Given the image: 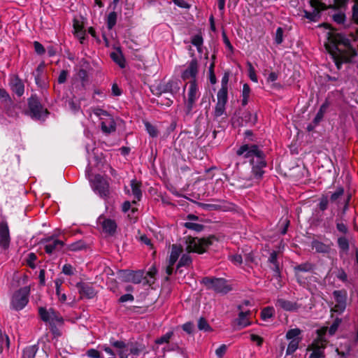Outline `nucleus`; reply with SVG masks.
<instances>
[{
	"mask_svg": "<svg viewBox=\"0 0 358 358\" xmlns=\"http://www.w3.org/2000/svg\"><path fill=\"white\" fill-rule=\"evenodd\" d=\"M322 26L329 30L327 34L328 43L326 48L333 56L341 61L349 62L357 55L356 50L351 46L350 40L345 36L334 31L328 24H322Z\"/></svg>",
	"mask_w": 358,
	"mask_h": 358,
	"instance_id": "nucleus-1",
	"label": "nucleus"
},
{
	"mask_svg": "<svg viewBox=\"0 0 358 358\" xmlns=\"http://www.w3.org/2000/svg\"><path fill=\"white\" fill-rule=\"evenodd\" d=\"M237 156L249 160L252 166V173L257 180L262 178L266 166L265 155L259 147L255 144H243L236 152Z\"/></svg>",
	"mask_w": 358,
	"mask_h": 358,
	"instance_id": "nucleus-2",
	"label": "nucleus"
},
{
	"mask_svg": "<svg viewBox=\"0 0 358 358\" xmlns=\"http://www.w3.org/2000/svg\"><path fill=\"white\" fill-rule=\"evenodd\" d=\"M215 240V236H211L208 238H192L185 237L183 245L173 244L171 246V255L169 262L171 265H174L178 259L181 252L185 250L187 253L196 252L202 254L206 251V249L213 244Z\"/></svg>",
	"mask_w": 358,
	"mask_h": 358,
	"instance_id": "nucleus-3",
	"label": "nucleus"
},
{
	"mask_svg": "<svg viewBox=\"0 0 358 358\" xmlns=\"http://www.w3.org/2000/svg\"><path fill=\"white\" fill-rule=\"evenodd\" d=\"M86 176L88 178L93 191L101 198L107 200L110 196V184L102 176L96 174L91 176L89 170H86Z\"/></svg>",
	"mask_w": 358,
	"mask_h": 358,
	"instance_id": "nucleus-4",
	"label": "nucleus"
},
{
	"mask_svg": "<svg viewBox=\"0 0 358 358\" xmlns=\"http://www.w3.org/2000/svg\"><path fill=\"white\" fill-rule=\"evenodd\" d=\"M30 287L25 286L15 291L10 299V308L16 311L22 310L29 302Z\"/></svg>",
	"mask_w": 358,
	"mask_h": 358,
	"instance_id": "nucleus-5",
	"label": "nucleus"
},
{
	"mask_svg": "<svg viewBox=\"0 0 358 358\" xmlns=\"http://www.w3.org/2000/svg\"><path fill=\"white\" fill-rule=\"evenodd\" d=\"M201 282L207 289H213L217 293L227 294L231 289L224 278L205 277L202 279Z\"/></svg>",
	"mask_w": 358,
	"mask_h": 358,
	"instance_id": "nucleus-6",
	"label": "nucleus"
},
{
	"mask_svg": "<svg viewBox=\"0 0 358 358\" xmlns=\"http://www.w3.org/2000/svg\"><path fill=\"white\" fill-rule=\"evenodd\" d=\"M320 331H319L318 332V337L313 340L312 343L308 346L307 350L311 352L309 358L324 357V350L327 341L323 337Z\"/></svg>",
	"mask_w": 358,
	"mask_h": 358,
	"instance_id": "nucleus-7",
	"label": "nucleus"
},
{
	"mask_svg": "<svg viewBox=\"0 0 358 358\" xmlns=\"http://www.w3.org/2000/svg\"><path fill=\"white\" fill-rule=\"evenodd\" d=\"M199 96L200 92L196 80H192L189 83L187 98L184 96L187 113H189L192 110Z\"/></svg>",
	"mask_w": 358,
	"mask_h": 358,
	"instance_id": "nucleus-8",
	"label": "nucleus"
},
{
	"mask_svg": "<svg viewBox=\"0 0 358 358\" xmlns=\"http://www.w3.org/2000/svg\"><path fill=\"white\" fill-rule=\"evenodd\" d=\"M41 243L44 245L45 252L50 255L59 252L65 246L64 241L59 240L56 234L43 238Z\"/></svg>",
	"mask_w": 358,
	"mask_h": 358,
	"instance_id": "nucleus-9",
	"label": "nucleus"
},
{
	"mask_svg": "<svg viewBox=\"0 0 358 358\" xmlns=\"http://www.w3.org/2000/svg\"><path fill=\"white\" fill-rule=\"evenodd\" d=\"M38 314L43 322H48L50 325L60 324L63 323L62 317L57 311L52 308L47 309L44 307H40L38 308Z\"/></svg>",
	"mask_w": 358,
	"mask_h": 358,
	"instance_id": "nucleus-10",
	"label": "nucleus"
},
{
	"mask_svg": "<svg viewBox=\"0 0 358 358\" xmlns=\"http://www.w3.org/2000/svg\"><path fill=\"white\" fill-rule=\"evenodd\" d=\"M301 330L299 328L289 329L286 334V338L289 341L288 344L286 355L293 354L299 348V343L301 341L300 335Z\"/></svg>",
	"mask_w": 358,
	"mask_h": 358,
	"instance_id": "nucleus-11",
	"label": "nucleus"
},
{
	"mask_svg": "<svg viewBox=\"0 0 358 358\" xmlns=\"http://www.w3.org/2000/svg\"><path fill=\"white\" fill-rule=\"evenodd\" d=\"M28 104L30 115L32 118L40 120L47 115V110L43 109L37 97L32 96L29 98Z\"/></svg>",
	"mask_w": 358,
	"mask_h": 358,
	"instance_id": "nucleus-12",
	"label": "nucleus"
},
{
	"mask_svg": "<svg viewBox=\"0 0 358 358\" xmlns=\"http://www.w3.org/2000/svg\"><path fill=\"white\" fill-rule=\"evenodd\" d=\"M347 296V292L344 289L335 290L333 292V296L336 303L332 308L333 311L341 314L345 310Z\"/></svg>",
	"mask_w": 358,
	"mask_h": 358,
	"instance_id": "nucleus-13",
	"label": "nucleus"
},
{
	"mask_svg": "<svg viewBox=\"0 0 358 358\" xmlns=\"http://www.w3.org/2000/svg\"><path fill=\"white\" fill-rule=\"evenodd\" d=\"M333 245L334 243L330 240L324 243L315 239L311 242L312 248L315 250L316 252L321 254H329L332 250Z\"/></svg>",
	"mask_w": 358,
	"mask_h": 358,
	"instance_id": "nucleus-14",
	"label": "nucleus"
},
{
	"mask_svg": "<svg viewBox=\"0 0 358 358\" xmlns=\"http://www.w3.org/2000/svg\"><path fill=\"white\" fill-rule=\"evenodd\" d=\"M198 73V62L196 59L190 61L188 66L184 70L181 74V77L184 80L192 78L196 80Z\"/></svg>",
	"mask_w": 358,
	"mask_h": 358,
	"instance_id": "nucleus-15",
	"label": "nucleus"
},
{
	"mask_svg": "<svg viewBox=\"0 0 358 358\" xmlns=\"http://www.w3.org/2000/svg\"><path fill=\"white\" fill-rule=\"evenodd\" d=\"M240 313L236 320V324L241 328L246 327L251 324L250 321V316L251 315V311L250 310H245L242 305L238 306Z\"/></svg>",
	"mask_w": 358,
	"mask_h": 358,
	"instance_id": "nucleus-16",
	"label": "nucleus"
},
{
	"mask_svg": "<svg viewBox=\"0 0 358 358\" xmlns=\"http://www.w3.org/2000/svg\"><path fill=\"white\" fill-rule=\"evenodd\" d=\"M10 238L8 224L6 222L0 223V247L8 249L10 245Z\"/></svg>",
	"mask_w": 358,
	"mask_h": 358,
	"instance_id": "nucleus-17",
	"label": "nucleus"
},
{
	"mask_svg": "<svg viewBox=\"0 0 358 358\" xmlns=\"http://www.w3.org/2000/svg\"><path fill=\"white\" fill-rule=\"evenodd\" d=\"M181 85L182 83L180 80L172 79L163 86L162 92L170 93L173 96H176L179 94Z\"/></svg>",
	"mask_w": 358,
	"mask_h": 358,
	"instance_id": "nucleus-18",
	"label": "nucleus"
},
{
	"mask_svg": "<svg viewBox=\"0 0 358 358\" xmlns=\"http://www.w3.org/2000/svg\"><path fill=\"white\" fill-rule=\"evenodd\" d=\"M98 222L101 225L102 229L105 233L110 235L115 234L117 229V224L115 220L106 219L103 216H99Z\"/></svg>",
	"mask_w": 358,
	"mask_h": 358,
	"instance_id": "nucleus-19",
	"label": "nucleus"
},
{
	"mask_svg": "<svg viewBox=\"0 0 358 358\" xmlns=\"http://www.w3.org/2000/svg\"><path fill=\"white\" fill-rule=\"evenodd\" d=\"M76 287L78 289L79 294L82 296H85L87 299H92L96 295V292L93 287L87 283L79 282L76 284Z\"/></svg>",
	"mask_w": 358,
	"mask_h": 358,
	"instance_id": "nucleus-20",
	"label": "nucleus"
},
{
	"mask_svg": "<svg viewBox=\"0 0 358 358\" xmlns=\"http://www.w3.org/2000/svg\"><path fill=\"white\" fill-rule=\"evenodd\" d=\"M101 127L102 131L105 134H110L115 131L116 124L113 117L110 115L103 117V119L101 120Z\"/></svg>",
	"mask_w": 358,
	"mask_h": 358,
	"instance_id": "nucleus-21",
	"label": "nucleus"
},
{
	"mask_svg": "<svg viewBox=\"0 0 358 358\" xmlns=\"http://www.w3.org/2000/svg\"><path fill=\"white\" fill-rule=\"evenodd\" d=\"M313 6V5L312 4ZM315 8L312 12L303 10V17L310 22H317L320 17V10H325L326 7L322 3L314 6Z\"/></svg>",
	"mask_w": 358,
	"mask_h": 358,
	"instance_id": "nucleus-22",
	"label": "nucleus"
},
{
	"mask_svg": "<svg viewBox=\"0 0 358 358\" xmlns=\"http://www.w3.org/2000/svg\"><path fill=\"white\" fill-rule=\"evenodd\" d=\"M275 306L287 311H294L299 308L296 303L284 299H278L276 301Z\"/></svg>",
	"mask_w": 358,
	"mask_h": 358,
	"instance_id": "nucleus-23",
	"label": "nucleus"
},
{
	"mask_svg": "<svg viewBox=\"0 0 358 358\" xmlns=\"http://www.w3.org/2000/svg\"><path fill=\"white\" fill-rule=\"evenodd\" d=\"M131 194L134 196L136 200L132 201L133 203H136L137 201H140L142 197V192H141V183L138 182L136 180L134 179L131 180Z\"/></svg>",
	"mask_w": 358,
	"mask_h": 358,
	"instance_id": "nucleus-24",
	"label": "nucleus"
},
{
	"mask_svg": "<svg viewBox=\"0 0 358 358\" xmlns=\"http://www.w3.org/2000/svg\"><path fill=\"white\" fill-rule=\"evenodd\" d=\"M11 89L18 96H21L24 92V86L22 81L18 78H15L11 83Z\"/></svg>",
	"mask_w": 358,
	"mask_h": 358,
	"instance_id": "nucleus-25",
	"label": "nucleus"
},
{
	"mask_svg": "<svg viewBox=\"0 0 358 358\" xmlns=\"http://www.w3.org/2000/svg\"><path fill=\"white\" fill-rule=\"evenodd\" d=\"M65 250L64 252L71 251V252H78L83 250H85L87 247L85 243L83 240H79L74 243H72L69 245H65Z\"/></svg>",
	"mask_w": 358,
	"mask_h": 358,
	"instance_id": "nucleus-26",
	"label": "nucleus"
},
{
	"mask_svg": "<svg viewBox=\"0 0 358 358\" xmlns=\"http://www.w3.org/2000/svg\"><path fill=\"white\" fill-rule=\"evenodd\" d=\"M192 262V259L189 254H184L180 257L176 267V272L181 273V267H189Z\"/></svg>",
	"mask_w": 358,
	"mask_h": 358,
	"instance_id": "nucleus-27",
	"label": "nucleus"
},
{
	"mask_svg": "<svg viewBox=\"0 0 358 358\" xmlns=\"http://www.w3.org/2000/svg\"><path fill=\"white\" fill-rule=\"evenodd\" d=\"M143 278V273L141 271H129L127 275V280L135 284L141 283Z\"/></svg>",
	"mask_w": 358,
	"mask_h": 358,
	"instance_id": "nucleus-28",
	"label": "nucleus"
},
{
	"mask_svg": "<svg viewBox=\"0 0 358 358\" xmlns=\"http://www.w3.org/2000/svg\"><path fill=\"white\" fill-rule=\"evenodd\" d=\"M329 106V103L327 100H326L320 106L319 110L317 111L314 120L313 122L317 124H318L324 117L325 113L328 107Z\"/></svg>",
	"mask_w": 358,
	"mask_h": 358,
	"instance_id": "nucleus-29",
	"label": "nucleus"
},
{
	"mask_svg": "<svg viewBox=\"0 0 358 358\" xmlns=\"http://www.w3.org/2000/svg\"><path fill=\"white\" fill-rule=\"evenodd\" d=\"M110 57L121 69L125 68L126 60L120 51L112 52Z\"/></svg>",
	"mask_w": 358,
	"mask_h": 358,
	"instance_id": "nucleus-30",
	"label": "nucleus"
},
{
	"mask_svg": "<svg viewBox=\"0 0 358 358\" xmlns=\"http://www.w3.org/2000/svg\"><path fill=\"white\" fill-rule=\"evenodd\" d=\"M337 244L340 250V254L348 253L350 249V244L348 239L345 236L338 237L337 239Z\"/></svg>",
	"mask_w": 358,
	"mask_h": 358,
	"instance_id": "nucleus-31",
	"label": "nucleus"
},
{
	"mask_svg": "<svg viewBox=\"0 0 358 358\" xmlns=\"http://www.w3.org/2000/svg\"><path fill=\"white\" fill-rule=\"evenodd\" d=\"M37 351L36 345L27 346L23 350L22 358H35Z\"/></svg>",
	"mask_w": 358,
	"mask_h": 358,
	"instance_id": "nucleus-32",
	"label": "nucleus"
},
{
	"mask_svg": "<svg viewBox=\"0 0 358 358\" xmlns=\"http://www.w3.org/2000/svg\"><path fill=\"white\" fill-rule=\"evenodd\" d=\"M313 265L309 262H305L294 267V271L296 276H299V272H309L313 269Z\"/></svg>",
	"mask_w": 358,
	"mask_h": 358,
	"instance_id": "nucleus-33",
	"label": "nucleus"
},
{
	"mask_svg": "<svg viewBox=\"0 0 358 358\" xmlns=\"http://www.w3.org/2000/svg\"><path fill=\"white\" fill-rule=\"evenodd\" d=\"M334 273L336 278L342 282L346 284L348 282V274L343 268L336 267Z\"/></svg>",
	"mask_w": 358,
	"mask_h": 358,
	"instance_id": "nucleus-34",
	"label": "nucleus"
},
{
	"mask_svg": "<svg viewBox=\"0 0 358 358\" xmlns=\"http://www.w3.org/2000/svg\"><path fill=\"white\" fill-rule=\"evenodd\" d=\"M191 43L193 45H194L196 48L197 51L199 53L202 52V51H203L202 45H203V40L201 35L196 34V35L193 36L192 38V40H191Z\"/></svg>",
	"mask_w": 358,
	"mask_h": 358,
	"instance_id": "nucleus-35",
	"label": "nucleus"
},
{
	"mask_svg": "<svg viewBox=\"0 0 358 358\" xmlns=\"http://www.w3.org/2000/svg\"><path fill=\"white\" fill-rule=\"evenodd\" d=\"M268 262L273 265L272 269L276 273H280L279 264L277 259V252L273 251L268 257Z\"/></svg>",
	"mask_w": 358,
	"mask_h": 358,
	"instance_id": "nucleus-36",
	"label": "nucleus"
},
{
	"mask_svg": "<svg viewBox=\"0 0 358 358\" xmlns=\"http://www.w3.org/2000/svg\"><path fill=\"white\" fill-rule=\"evenodd\" d=\"M117 15L116 12H110L106 19V26L108 29H112L117 22Z\"/></svg>",
	"mask_w": 358,
	"mask_h": 358,
	"instance_id": "nucleus-37",
	"label": "nucleus"
},
{
	"mask_svg": "<svg viewBox=\"0 0 358 358\" xmlns=\"http://www.w3.org/2000/svg\"><path fill=\"white\" fill-rule=\"evenodd\" d=\"M250 94V87L248 84L245 83L243 86L242 90V105L246 106L248 103L249 97Z\"/></svg>",
	"mask_w": 358,
	"mask_h": 358,
	"instance_id": "nucleus-38",
	"label": "nucleus"
},
{
	"mask_svg": "<svg viewBox=\"0 0 358 358\" xmlns=\"http://www.w3.org/2000/svg\"><path fill=\"white\" fill-rule=\"evenodd\" d=\"M228 88L221 87L217 94V102L227 103L228 96Z\"/></svg>",
	"mask_w": 358,
	"mask_h": 358,
	"instance_id": "nucleus-39",
	"label": "nucleus"
},
{
	"mask_svg": "<svg viewBox=\"0 0 358 358\" xmlns=\"http://www.w3.org/2000/svg\"><path fill=\"white\" fill-rule=\"evenodd\" d=\"M274 314V309L273 307L264 308L261 313V317L263 320H267L273 317Z\"/></svg>",
	"mask_w": 358,
	"mask_h": 358,
	"instance_id": "nucleus-40",
	"label": "nucleus"
},
{
	"mask_svg": "<svg viewBox=\"0 0 358 358\" xmlns=\"http://www.w3.org/2000/svg\"><path fill=\"white\" fill-rule=\"evenodd\" d=\"M173 331H169V332L166 333L164 335H163L162 336H161L160 338H157L155 341V343L157 345L168 343L169 342L170 339L171 338V337L173 336Z\"/></svg>",
	"mask_w": 358,
	"mask_h": 358,
	"instance_id": "nucleus-41",
	"label": "nucleus"
},
{
	"mask_svg": "<svg viewBox=\"0 0 358 358\" xmlns=\"http://www.w3.org/2000/svg\"><path fill=\"white\" fill-rule=\"evenodd\" d=\"M333 20L338 24H344L346 16L343 12H338L332 15Z\"/></svg>",
	"mask_w": 358,
	"mask_h": 358,
	"instance_id": "nucleus-42",
	"label": "nucleus"
},
{
	"mask_svg": "<svg viewBox=\"0 0 358 358\" xmlns=\"http://www.w3.org/2000/svg\"><path fill=\"white\" fill-rule=\"evenodd\" d=\"M329 204V199L327 195H322V196L319 199L318 207L320 210L324 211L327 209Z\"/></svg>",
	"mask_w": 358,
	"mask_h": 358,
	"instance_id": "nucleus-43",
	"label": "nucleus"
},
{
	"mask_svg": "<svg viewBox=\"0 0 358 358\" xmlns=\"http://www.w3.org/2000/svg\"><path fill=\"white\" fill-rule=\"evenodd\" d=\"M184 226L187 229H192V230H194V231H198V232L201 231L204 228L203 225H202L201 224L191 222H185Z\"/></svg>",
	"mask_w": 358,
	"mask_h": 358,
	"instance_id": "nucleus-44",
	"label": "nucleus"
},
{
	"mask_svg": "<svg viewBox=\"0 0 358 358\" xmlns=\"http://www.w3.org/2000/svg\"><path fill=\"white\" fill-rule=\"evenodd\" d=\"M334 3L331 8L334 9H346L349 0H333Z\"/></svg>",
	"mask_w": 358,
	"mask_h": 358,
	"instance_id": "nucleus-45",
	"label": "nucleus"
},
{
	"mask_svg": "<svg viewBox=\"0 0 358 358\" xmlns=\"http://www.w3.org/2000/svg\"><path fill=\"white\" fill-rule=\"evenodd\" d=\"M145 127L146 131H148V133L149 134V135L151 137H156V136H157L158 131H157V128L154 125L151 124L148 122H145Z\"/></svg>",
	"mask_w": 358,
	"mask_h": 358,
	"instance_id": "nucleus-46",
	"label": "nucleus"
},
{
	"mask_svg": "<svg viewBox=\"0 0 358 358\" xmlns=\"http://www.w3.org/2000/svg\"><path fill=\"white\" fill-rule=\"evenodd\" d=\"M354 5L352 8V20L358 24V0H353Z\"/></svg>",
	"mask_w": 358,
	"mask_h": 358,
	"instance_id": "nucleus-47",
	"label": "nucleus"
},
{
	"mask_svg": "<svg viewBox=\"0 0 358 358\" xmlns=\"http://www.w3.org/2000/svg\"><path fill=\"white\" fill-rule=\"evenodd\" d=\"M344 194V189L341 187H338L335 192L331 194L330 200L331 202H336L338 199Z\"/></svg>",
	"mask_w": 358,
	"mask_h": 358,
	"instance_id": "nucleus-48",
	"label": "nucleus"
},
{
	"mask_svg": "<svg viewBox=\"0 0 358 358\" xmlns=\"http://www.w3.org/2000/svg\"><path fill=\"white\" fill-rule=\"evenodd\" d=\"M226 103L217 102L215 108V116L220 117L222 115L225 111Z\"/></svg>",
	"mask_w": 358,
	"mask_h": 358,
	"instance_id": "nucleus-49",
	"label": "nucleus"
},
{
	"mask_svg": "<svg viewBox=\"0 0 358 358\" xmlns=\"http://www.w3.org/2000/svg\"><path fill=\"white\" fill-rule=\"evenodd\" d=\"M283 29L282 27H278L276 29L275 35V43L278 45H280L283 41Z\"/></svg>",
	"mask_w": 358,
	"mask_h": 358,
	"instance_id": "nucleus-50",
	"label": "nucleus"
},
{
	"mask_svg": "<svg viewBox=\"0 0 358 358\" xmlns=\"http://www.w3.org/2000/svg\"><path fill=\"white\" fill-rule=\"evenodd\" d=\"M62 272L67 275H73L76 273V268L69 264H66L62 267Z\"/></svg>",
	"mask_w": 358,
	"mask_h": 358,
	"instance_id": "nucleus-51",
	"label": "nucleus"
},
{
	"mask_svg": "<svg viewBox=\"0 0 358 358\" xmlns=\"http://www.w3.org/2000/svg\"><path fill=\"white\" fill-rule=\"evenodd\" d=\"M110 345L115 348L117 350H122L127 346V344L122 341H115L113 338L110 340Z\"/></svg>",
	"mask_w": 358,
	"mask_h": 358,
	"instance_id": "nucleus-52",
	"label": "nucleus"
},
{
	"mask_svg": "<svg viewBox=\"0 0 358 358\" xmlns=\"http://www.w3.org/2000/svg\"><path fill=\"white\" fill-rule=\"evenodd\" d=\"M198 328L199 329L203 330L205 331L210 329V327L208 324L207 321L203 317H201L198 321Z\"/></svg>",
	"mask_w": 358,
	"mask_h": 358,
	"instance_id": "nucleus-53",
	"label": "nucleus"
},
{
	"mask_svg": "<svg viewBox=\"0 0 358 358\" xmlns=\"http://www.w3.org/2000/svg\"><path fill=\"white\" fill-rule=\"evenodd\" d=\"M37 257L36 255L34 252H31L28 255L27 259V265L31 268H34L35 265V261L36 260Z\"/></svg>",
	"mask_w": 358,
	"mask_h": 358,
	"instance_id": "nucleus-54",
	"label": "nucleus"
},
{
	"mask_svg": "<svg viewBox=\"0 0 358 358\" xmlns=\"http://www.w3.org/2000/svg\"><path fill=\"white\" fill-rule=\"evenodd\" d=\"M341 322V319L336 318L334 320V322L332 323V324L330 326V327L329 329V335L332 336L336 333Z\"/></svg>",
	"mask_w": 358,
	"mask_h": 358,
	"instance_id": "nucleus-55",
	"label": "nucleus"
},
{
	"mask_svg": "<svg viewBox=\"0 0 358 358\" xmlns=\"http://www.w3.org/2000/svg\"><path fill=\"white\" fill-rule=\"evenodd\" d=\"M10 341L8 336L3 334L0 329V345L2 347L3 345H6L7 347L9 346Z\"/></svg>",
	"mask_w": 358,
	"mask_h": 358,
	"instance_id": "nucleus-56",
	"label": "nucleus"
},
{
	"mask_svg": "<svg viewBox=\"0 0 358 358\" xmlns=\"http://www.w3.org/2000/svg\"><path fill=\"white\" fill-rule=\"evenodd\" d=\"M144 350V346L140 345H134L130 348L129 352L130 354L134 355H138L143 350Z\"/></svg>",
	"mask_w": 358,
	"mask_h": 358,
	"instance_id": "nucleus-57",
	"label": "nucleus"
},
{
	"mask_svg": "<svg viewBox=\"0 0 358 358\" xmlns=\"http://www.w3.org/2000/svg\"><path fill=\"white\" fill-rule=\"evenodd\" d=\"M208 73H209V79L210 82L212 84H215L216 83V77L214 73V63H211L209 69H208Z\"/></svg>",
	"mask_w": 358,
	"mask_h": 358,
	"instance_id": "nucleus-58",
	"label": "nucleus"
},
{
	"mask_svg": "<svg viewBox=\"0 0 358 358\" xmlns=\"http://www.w3.org/2000/svg\"><path fill=\"white\" fill-rule=\"evenodd\" d=\"M34 47L35 52L38 55H43L45 53V48L41 43L38 41L34 42Z\"/></svg>",
	"mask_w": 358,
	"mask_h": 358,
	"instance_id": "nucleus-59",
	"label": "nucleus"
},
{
	"mask_svg": "<svg viewBox=\"0 0 358 358\" xmlns=\"http://www.w3.org/2000/svg\"><path fill=\"white\" fill-rule=\"evenodd\" d=\"M229 259L234 263L235 265H241L243 262V258L241 255H234L229 256Z\"/></svg>",
	"mask_w": 358,
	"mask_h": 358,
	"instance_id": "nucleus-60",
	"label": "nucleus"
},
{
	"mask_svg": "<svg viewBox=\"0 0 358 358\" xmlns=\"http://www.w3.org/2000/svg\"><path fill=\"white\" fill-rule=\"evenodd\" d=\"M336 229L339 232H341L343 234H346L348 232V228L347 225L345 224H344L343 222H336Z\"/></svg>",
	"mask_w": 358,
	"mask_h": 358,
	"instance_id": "nucleus-61",
	"label": "nucleus"
},
{
	"mask_svg": "<svg viewBox=\"0 0 358 358\" xmlns=\"http://www.w3.org/2000/svg\"><path fill=\"white\" fill-rule=\"evenodd\" d=\"M227 351L226 345H221L216 350L215 354L218 358H222Z\"/></svg>",
	"mask_w": 358,
	"mask_h": 358,
	"instance_id": "nucleus-62",
	"label": "nucleus"
},
{
	"mask_svg": "<svg viewBox=\"0 0 358 358\" xmlns=\"http://www.w3.org/2000/svg\"><path fill=\"white\" fill-rule=\"evenodd\" d=\"M117 354L120 358H128L130 352L127 345L122 350H117Z\"/></svg>",
	"mask_w": 358,
	"mask_h": 358,
	"instance_id": "nucleus-63",
	"label": "nucleus"
},
{
	"mask_svg": "<svg viewBox=\"0 0 358 358\" xmlns=\"http://www.w3.org/2000/svg\"><path fill=\"white\" fill-rule=\"evenodd\" d=\"M87 355L91 358H101L100 352L95 349H90L87 351Z\"/></svg>",
	"mask_w": 358,
	"mask_h": 358,
	"instance_id": "nucleus-64",
	"label": "nucleus"
}]
</instances>
